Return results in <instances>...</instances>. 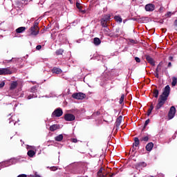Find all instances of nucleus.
<instances>
[{"label": "nucleus", "mask_w": 177, "mask_h": 177, "mask_svg": "<svg viewBox=\"0 0 177 177\" xmlns=\"http://www.w3.org/2000/svg\"><path fill=\"white\" fill-rule=\"evenodd\" d=\"M169 93H171V87H169V85H167L163 88L162 95H160L158 103L156 106V110H160V109L164 106V104H165V102L168 100V96H169Z\"/></svg>", "instance_id": "1"}, {"label": "nucleus", "mask_w": 177, "mask_h": 177, "mask_svg": "<svg viewBox=\"0 0 177 177\" xmlns=\"http://www.w3.org/2000/svg\"><path fill=\"white\" fill-rule=\"evenodd\" d=\"M110 20H111L110 14L103 15L101 19V26L104 28H107V21H110Z\"/></svg>", "instance_id": "2"}, {"label": "nucleus", "mask_w": 177, "mask_h": 177, "mask_svg": "<svg viewBox=\"0 0 177 177\" xmlns=\"http://www.w3.org/2000/svg\"><path fill=\"white\" fill-rule=\"evenodd\" d=\"M73 99H77V100H83L86 97V95L83 93H75L72 95Z\"/></svg>", "instance_id": "3"}, {"label": "nucleus", "mask_w": 177, "mask_h": 177, "mask_svg": "<svg viewBox=\"0 0 177 177\" xmlns=\"http://www.w3.org/2000/svg\"><path fill=\"white\" fill-rule=\"evenodd\" d=\"M12 74V70L10 67L0 68V75H9Z\"/></svg>", "instance_id": "4"}, {"label": "nucleus", "mask_w": 177, "mask_h": 177, "mask_svg": "<svg viewBox=\"0 0 177 177\" xmlns=\"http://www.w3.org/2000/svg\"><path fill=\"white\" fill-rule=\"evenodd\" d=\"M63 115V110L61 108L56 109L52 113L51 117H62Z\"/></svg>", "instance_id": "5"}, {"label": "nucleus", "mask_w": 177, "mask_h": 177, "mask_svg": "<svg viewBox=\"0 0 177 177\" xmlns=\"http://www.w3.org/2000/svg\"><path fill=\"white\" fill-rule=\"evenodd\" d=\"M175 114H176V109L175 106H171L168 113L169 120H172L175 117Z\"/></svg>", "instance_id": "6"}, {"label": "nucleus", "mask_w": 177, "mask_h": 177, "mask_svg": "<svg viewBox=\"0 0 177 177\" xmlns=\"http://www.w3.org/2000/svg\"><path fill=\"white\" fill-rule=\"evenodd\" d=\"M28 32L30 33V35H38L39 34V28L32 26L29 29Z\"/></svg>", "instance_id": "7"}, {"label": "nucleus", "mask_w": 177, "mask_h": 177, "mask_svg": "<svg viewBox=\"0 0 177 177\" xmlns=\"http://www.w3.org/2000/svg\"><path fill=\"white\" fill-rule=\"evenodd\" d=\"M154 9H156V6H154V4L149 3L145 6V10L147 12H153Z\"/></svg>", "instance_id": "8"}, {"label": "nucleus", "mask_w": 177, "mask_h": 177, "mask_svg": "<svg viewBox=\"0 0 177 177\" xmlns=\"http://www.w3.org/2000/svg\"><path fill=\"white\" fill-rule=\"evenodd\" d=\"M64 118L66 121H74V120H75V116L71 113H66Z\"/></svg>", "instance_id": "9"}, {"label": "nucleus", "mask_w": 177, "mask_h": 177, "mask_svg": "<svg viewBox=\"0 0 177 177\" xmlns=\"http://www.w3.org/2000/svg\"><path fill=\"white\" fill-rule=\"evenodd\" d=\"M145 59L151 66H156V62H154V59L150 57V55H145Z\"/></svg>", "instance_id": "10"}, {"label": "nucleus", "mask_w": 177, "mask_h": 177, "mask_svg": "<svg viewBox=\"0 0 177 177\" xmlns=\"http://www.w3.org/2000/svg\"><path fill=\"white\" fill-rule=\"evenodd\" d=\"M139 143H140V142L139 141V138H135L134 142L133 144V150H136V149H135V147H138V146H139Z\"/></svg>", "instance_id": "11"}, {"label": "nucleus", "mask_w": 177, "mask_h": 177, "mask_svg": "<svg viewBox=\"0 0 177 177\" xmlns=\"http://www.w3.org/2000/svg\"><path fill=\"white\" fill-rule=\"evenodd\" d=\"M153 147H154V144H153V142H149L145 147V149L147 151H151V150H153Z\"/></svg>", "instance_id": "12"}, {"label": "nucleus", "mask_w": 177, "mask_h": 177, "mask_svg": "<svg viewBox=\"0 0 177 177\" xmlns=\"http://www.w3.org/2000/svg\"><path fill=\"white\" fill-rule=\"evenodd\" d=\"M27 28L24 26L19 27L15 30L17 34H21L22 32H24Z\"/></svg>", "instance_id": "13"}, {"label": "nucleus", "mask_w": 177, "mask_h": 177, "mask_svg": "<svg viewBox=\"0 0 177 177\" xmlns=\"http://www.w3.org/2000/svg\"><path fill=\"white\" fill-rule=\"evenodd\" d=\"M11 120H10L9 124H12L13 122L14 125H16V122H18L19 119L16 115H12L10 118Z\"/></svg>", "instance_id": "14"}, {"label": "nucleus", "mask_w": 177, "mask_h": 177, "mask_svg": "<svg viewBox=\"0 0 177 177\" xmlns=\"http://www.w3.org/2000/svg\"><path fill=\"white\" fill-rule=\"evenodd\" d=\"M57 129H60V125L53 124V125L50 127V131L51 132H55V131H57Z\"/></svg>", "instance_id": "15"}, {"label": "nucleus", "mask_w": 177, "mask_h": 177, "mask_svg": "<svg viewBox=\"0 0 177 177\" xmlns=\"http://www.w3.org/2000/svg\"><path fill=\"white\" fill-rule=\"evenodd\" d=\"M121 122H122V116H119L115 122V125L117 128H120V126L121 125Z\"/></svg>", "instance_id": "16"}, {"label": "nucleus", "mask_w": 177, "mask_h": 177, "mask_svg": "<svg viewBox=\"0 0 177 177\" xmlns=\"http://www.w3.org/2000/svg\"><path fill=\"white\" fill-rule=\"evenodd\" d=\"M52 73H53V74H62V69L59 68H53L52 69Z\"/></svg>", "instance_id": "17"}, {"label": "nucleus", "mask_w": 177, "mask_h": 177, "mask_svg": "<svg viewBox=\"0 0 177 177\" xmlns=\"http://www.w3.org/2000/svg\"><path fill=\"white\" fill-rule=\"evenodd\" d=\"M17 88V82H12L10 84V89L13 91V89H16Z\"/></svg>", "instance_id": "18"}, {"label": "nucleus", "mask_w": 177, "mask_h": 177, "mask_svg": "<svg viewBox=\"0 0 177 177\" xmlns=\"http://www.w3.org/2000/svg\"><path fill=\"white\" fill-rule=\"evenodd\" d=\"M102 41H100V39L97 38V37H95L94 40H93V44L94 45H95L96 46H99L100 44H101Z\"/></svg>", "instance_id": "19"}, {"label": "nucleus", "mask_w": 177, "mask_h": 177, "mask_svg": "<svg viewBox=\"0 0 177 177\" xmlns=\"http://www.w3.org/2000/svg\"><path fill=\"white\" fill-rule=\"evenodd\" d=\"M56 142H62L63 140V134H59L55 138Z\"/></svg>", "instance_id": "20"}, {"label": "nucleus", "mask_w": 177, "mask_h": 177, "mask_svg": "<svg viewBox=\"0 0 177 177\" xmlns=\"http://www.w3.org/2000/svg\"><path fill=\"white\" fill-rule=\"evenodd\" d=\"M114 19L118 23H122V18L120 16H115Z\"/></svg>", "instance_id": "21"}, {"label": "nucleus", "mask_w": 177, "mask_h": 177, "mask_svg": "<svg viewBox=\"0 0 177 177\" xmlns=\"http://www.w3.org/2000/svg\"><path fill=\"white\" fill-rule=\"evenodd\" d=\"M28 156L29 157H34V156H35V151H32V150H29L28 151Z\"/></svg>", "instance_id": "22"}, {"label": "nucleus", "mask_w": 177, "mask_h": 177, "mask_svg": "<svg viewBox=\"0 0 177 177\" xmlns=\"http://www.w3.org/2000/svg\"><path fill=\"white\" fill-rule=\"evenodd\" d=\"M176 84H177V78L175 77H172V82H171L172 86H176Z\"/></svg>", "instance_id": "23"}, {"label": "nucleus", "mask_w": 177, "mask_h": 177, "mask_svg": "<svg viewBox=\"0 0 177 177\" xmlns=\"http://www.w3.org/2000/svg\"><path fill=\"white\" fill-rule=\"evenodd\" d=\"M149 136H145L140 139L141 142H149Z\"/></svg>", "instance_id": "24"}, {"label": "nucleus", "mask_w": 177, "mask_h": 177, "mask_svg": "<svg viewBox=\"0 0 177 177\" xmlns=\"http://www.w3.org/2000/svg\"><path fill=\"white\" fill-rule=\"evenodd\" d=\"M97 176L100 177H104V174H103V169H100L97 172Z\"/></svg>", "instance_id": "25"}, {"label": "nucleus", "mask_w": 177, "mask_h": 177, "mask_svg": "<svg viewBox=\"0 0 177 177\" xmlns=\"http://www.w3.org/2000/svg\"><path fill=\"white\" fill-rule=\"evenodd\" d=\"M153 97H158V94H159V91H158V90H157V89H155L154 91H153Z\"/></svg>", "instance_id": "26"}, {"label": "nucleus", "mask_w": 177, "mask_h": 177, "mask_svg": "<svg viewBox=\"0 0 177 177\" xmlns=\"http://www.w3.org/2000/svg\"><path fill=\"white\" fill-rule=\"evenodd\" d=\"M63 52H64L63 49L60 48L56 51V55H63Z\"/></svg>", "instance_id": "27"}, {"label": "nucleus", "mask_w": 177, "mask_h": 177, "mask_svg": "<svg viewBox=\"0 0 177 177\" xmlns=\"http://www.w3.org/2000/svg\"><path fill=\"white\" fill-rule=\"evenodd\" d=\"M150 122V119H147L145 122V124H144V127L142 129H145L146 128V127H147V125H149V123Z\"/></svg>", "instance_id": "28"}, {"label": "nucleus", "mask_w": 177, "mask_h": 177, "mask_svg": "<svg viewBox=\"0 0 177 177\" xmlns=\"http://www.w3.org/2000/svg\"><path fill=\"white\" fill-rule=\"evenodd\" d=\"M124 94H122V95L120 97V101H119L120 104H122V103L124 102Z\"/></svg>", "instance_id": "29"}, {"label": "nucleus", "mask_w": 177, "mask_h": 177, "mask_svg": "<svg viewBox=\"0 0 177 177\" xmlns=\"http://www.w3.org/2000/svg\"><path fill=\"white\" fill-rule=\"evenodd\" d=\"M160 70H161V62L158 65L156 71V73H158V71H160Z\"/></svg>", "instance_id": "30"}, {"label": "nucleus", "mask_w": 177, "mask_h": 177, "mask_svg": "<svg viewBox=\"0 0 177 177\" xmlns=\"http://www.w3.org/2000/svg\"><path fill=\"white\" fill-rule=\"evenodd\" d=\"M76 7L77 8V9H79V10H81V9H82L81 4L78 2L76 3Z\"/></svg>", "instance_id": "31"}, {"label": "nucleus", "mask_w": 177, "mask_h": 177, "mask_svg": "<svg viewBox=\"0 0 177 177\" xmlns=\"http://www.w3.org/2000/svg\"><path fill=\"white\" fill-rule=\"evenodd\" d=\"M38 24H39V23H38L37 21H35L32 26V27H35L36 28H39V27H38Z\"/></svg>", "instance_id": "32"}, {"label": "nucleus", "mask_w": 177, "mask_h": 177, "mask_svg": "<svg viewBox=\"0 0 177 177\" xmlns=\"http://www.w3.org/2000/svg\"><path fill=\"white\" fill-rule=\"evenodd\" d=\"M96 115H100V111H97L93 114V117H96Z\"/></svg>", "instance_id": "33"}, {"label": "nucleus", "mask_w": 177, "mask_h": 177, "mask_svg": "<svg viewBox=\"0 0 177 177\" xmlns=\"http://www.w3.org/2000/svg\"><path fill=\"white\" fill-rule=\"evenodd\" d=\"M17 60V58H12L8 61H7V63H10L11 62H16Z\"/></svg>", "instance_id": "34"}, {"label": "nucleus", "mask_w": 177, "mask_h": 177, "mask_svg": "<svg viewBox=\"0 0 177 177\" xmlns=\"http://www.w3.org/2000/svg\"><path fill=\"white\" fill-rule=\"evenodd\" d=\"M32 97H34V94H30V95H28L27 99H28V100H30V99H32Z\"/></svg>", "instance_id": "35"}, {"label": "nucleus", "mask_w": 177, "mask_h": 177, "mask_svg": "<svg viewBox=\"0 0 177 177\" xmlns=\"http://www.w3.org/2000/svg\"><path fill=\"white\" fill-rule=\"evenodd\" d=\"M5 86V82H1L0 83V88H3Z\"/></svg>", "instance_id": "36"}, {"label": "nucleus", "mask_w": 177, "mask_h": 177, "mask_svg": "<svg viewBox=\"0 0 177 177\" xmlns=\"http://www.w3.org/2000/svg\"><path fill=\"white\" fill-rule=\"evenodd\" d=\"M135 60L137 63H140V58L136 57H135Z\"/></svg>", "instance_id": "37"}, {"label": "nucleus", "mask_w": 177, "mask_h": 177, "mask_svg": "<svg viewBox=\"0 0 177 177\" xmlns=\"http://www.w3.org/2000/svg\"><path fill=\"white\" fill-rule=\"evenodd\" d=\"M41 48H42V46L38 45V46H37L36 49H37V50H40V49H41Z\"/></svg>", "instance_id": "38"}, {"label": "nucleus", "mask_w": 177, "mask_h": 177, "mask_svg": "<svg viewBox=\"0 0 177 177\" xmlns=\"http://www.w3.org/2000/svg\"><path fill=\"white\" fill-rule=\"evenodd\" d=\"M140 165L141 167H146V165H147L145 162H143L140 163Z\"/></svg>", "instance_id": "39"}, {"label": "nucleus", "mask_w": 177, "mask_h": 177, "mask_svg": "<svg viewBox=\"0 0 177 177\" xmlns=\"http://www.w3.org/2000/svg\"><path fill=\"white\" fill-rule=\"evenodd\" d=\"M151 111H153L151 109H150L148 110V112H147V115L148 116L151 114Z\"/></svg>", "instance_id": "40"}, {"label": "nucleus", "mask_w": 177, "mask_h": 177, "mask_svg": "<svg viewBox=\"0 0 177 177\" xmlns=\"http://www.w3.org/2000/svg\"><path fill=\"white\" fill-rule=\"evenodd\" d=\"M50 169L52 171H56L57 169V168L56 167H50Z\"/></svg>", "instance_id": "41"}, {"label": "nucleus", "mask_w": 177, "mask_h": 177, "mask_svg": "<svg viewBox=\"0 0 177 177\" xmlns=\"http://www.w3.org/2000/svg\"><path fill=\"white\" fill-rule=\"evenodd\" d=\"M72 142H73V143H77V140L76 138H73Z\"/></svg>", "instance_id": "42"}, {"label": "nucleus", "mask_w": 177, "mask_h": 177, "mask_svg": "<svg viewBox=\"0 0 177 177\" xmlns=\"http://www.w3.org/2000/svg\"><path fill=\"white\" fill-rule=\"evenodd\" d=\"M17 177H27V175H26V174H20Z\"/></svg>", "instance_id": "43"}, {"label": "nucleus", "mask_w": 177, "mask_h": 177, "mask_svg": "<svg viewBox=\"0 0 177 177\" xmlns=\"http://www.w3.org/2000/svg\"><path fill=\"white\" fill-rule=\"evenodd\" d=\"M169 60H170V62H172V60H174V57L172 56L169 57Z\"/></svg>", "instance_id": "44"}, {"label": "nucleus", "mask_w": 177, "mask_h": 177, "mask_svg": "<svg viewBox=\"0 0 177 177\" xmlns=\"http://www.w3.org/2000/svg\"><path fill=\"white\" fill-rule=\"evenodd\" d=\"M172 66V64L171 62H169L167 67H171Z\"/></svg>", "instance_id": "45"}, {"label": "nucleus", "mask_w": 177, "mask_h": 177, "mask_svg": "<svg viewBox=\"0 0 177 177\" xmlns=\"http://www.w3.org/2000/svg\"><path fill=\"white\" fill-rule=\"evenodd\" d=\"M153 109H154V106L153 105H151L149 109L153 111Z\"/></svg>", "instance_id": "46"}, {"label": "nucleus", "mask_w": 177, "mask_h": 177, "mask_svg": "<svg viewBox=\"0 0 177 177\" xmlns=\"http://www.w3.org/2000/svg\"><path fill=\"white\" fill-rule=\"evenodd\" d=\"M35 177H41V176H39V174H37V172L35 173Z\"/></svg>", "instance_id": "47"}, {"label": "nucleus", "mask_w": 177, "mask_h": 177, "mask_svg": "<svg viewBox=\"0 0 177 177\" xmlns=\"http://www.w3.org/2000/svg\"><path fill=\"white\" fill-rule=\"evenodd\" d=\"M130 42H131V44H135V40H131Z\"/></svg>", "instance_id": "48"}, {"label": "nucleus", "mask_w": 177, "mask_h": 177, "mask_svg": "<svg viewBox=\"0 0 177 177\" xmlns=\"http://www.w3.org/2000/svg\"><path fill=\"white\" fill-rule=\"evenodd\" d=\"M167 15H171V12H169Z\"/></svg>", "instance_id": "49"}, {"label": "nucleus", "mask_w": 177, "mask_h": 177, "mask_svg": "<svg viewBox=\"0 0 177 177\" xmlns=\"http://www.w3.org/2000/svg\"><path fill=\"white\" fill-rule=\"evenodd\" d=\"M111 176H114V174H113Z\"/></svg>", "instance_id": "50"}, {"label": "nucleus", "mask_w": 177, "mask_h": 177, "mask_svg": "<svg viewBox=\"0 0 177 177\" xmlns=\"http://www.w3.org/2000/svg\"><path fill=\"white\" fill-rule=\"evenodd\" d=\"M35 89V88H32V90Z\"/></svg>", "instance_id": "51"}, {"label": "nucleus", "mask_w": 177, "mask_h": 177, "mask_svg": "<svg viewBox=\"0 0 177 177\" xmlns=\"http://www.w3.org/2000/svg\"><path fill=\"white\" fill-rule=\"evenodd\" d=\"M69 1V2H71V0H68Z\"/></svg>", "instance_id": "52"}, {"label": "nucleus", "mask_w": 177, "mask_h": 177, "mask_svg": "<svg viewBox=\"0 0 177 177\" xmlns=\"http://www.w3.org/2000/svg\"><path fill=\"white\" fill-rule=\"evenodd\" d=\"M156 75H157V77H158V73L156 74Z\"/></svg>", "instance_id": "53"}, {"label": "nucleus", "mask_w": 177, "mask_h": 177, "mask_svg": "<svg viewBox=\"0 0 177 177\" xmlns=\"http://www.w3.org/2000/svg\"><path fill=\"white\" fill-rule=\"evenodd\" d=\"M106 30H109V28H106Z\"/></svg>", "instance_id": "54"}]
</instances>
